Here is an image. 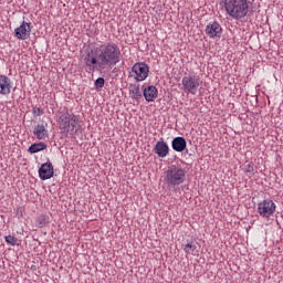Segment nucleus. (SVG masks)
Wrapping results in <instances>:
<instances>
[{"label":"nucleus","mask_w":283,"mask_h":283,"mask_svg":"<svg viewBox=\"0 0 283 283\" xmlns=\"http://www.w3.org/2000/svg\"><path fill=\"white\" fill-rule=\"evenodd\" d=\"M164 180L168 187H180L187 180V171L180 166L171 165L165 171Z\"/></svg>","instance_id":"7ed1b4c3"},{"label":"nucleus","mask_w":283,"mask_h":283,"mask_svg":"<svg viewBox=\"0 0 283 283\" xmlns=\"http://www.w3.org/2000/svg\"><path fill=\"white\" fill-rule=\"evenodd\" d=\"M206 34L210 39H220L222 36V27L218 22H210L206 27Z\"/></svg>","instance_id":"9d476101"},{"label":"nucleus","mask_w":283,"mask_h":283,"mask_svg":"<svg viewBox=\"0 0 283 283\" xmlns=\"http://www.w3.org/2000/svg\"><path fill=\"white\" fill-rule=\"evenodd\" d=\"M245 174L249 176V178H252L254 176V168H253V163H250L245 166Z\"/></svg>","instance_id":"aec40b11"},{"label":"nucleus","mask_w":283,"mask_h":283,"mask_svg":"<svg viewBox=\"0 0 283 283\" xmlns=\"http://www.w3.org/2000/svg\"><path fill=\"white\" fill-rule=\"evenodd\" d=\"M149 76V65L145 62H136L129 72V77L136 81V83H143L147 81Z\"/></svg>","instance_id":"39448f33"},{"label":"nucleus","mask_w":283,"mask_h":283,"mask_svg":"<svg viewBox=\"0 0 283 283\" xmlns=\"http://www.w3.org/2000/svg\"><path fill=\"white\" fill-rule=\"evenodd\" d=\"M154 151L158 158H167L169 156V145L165 140L157 142Z\"/></svg>","instance_id":"ddd939ff"},{"label":"nucleus","mask_w":283,"mask_h":283,"mask_svg":"<svg viewBox=\"0 0 283 283\" xmlns=\"http://www.w3.org/2000/svg\"><path fill=\"white\" fill-rule=\"evenodd\" d=\"M202 85V80H200V76L188 74L185 75L181 80V90L185 92V94H191L192 96H196L198 94V90H200V86Z\"/></svg>","instance_id":"20e7f679"},{"label":"nucleus","mask_w":283,"mask_h":283,"mask_svg":"<svg viewBox=\"0 0 283 283\" xmlns=\"http://www.w3.org/2000/svg\"><path fill=\"white\" fill-rule=\"evenodd\" d=\"M33 136L36 140H46L50 138V130H48V123L38 124L33 128Z\"/></svg>","instance_id":"1a4fd4ad"},{"label":"nucleus","mask_w":283,"mask_h":283,"mask_svg":"<svg viewBox=\"0 0 283 283\" xmlns=\"http://www.w3.org/2000/svg\"><path fill=\"white\" fill-rule=\"evenodd\" d=\"M174 151L182 153L187 149V139L185 137H175L171 142Z\"/></svg>","instance_id":"2eb2a0df"},{"label":"nucleus","mask_w":283,"mask_h":283,"mask_svg":"<svg viewBox=\"0 0 283 283\" xmlns=\"http://www.w3.org/2000/svg\"><path fill=\"white\" fill-rule=\"evenodd\" d=\"M144 97L147 103H153V101H156V98H158V88H156V86L154 85L145 87Z\"/></svg>","instance_id":"4468645a"},{"label":"nucleus","mask_w":283,"mask_h":283,"mask_svg":"<svg viewBox=\"0 0 283 283\" xmlns=\"http://www.w3.org/2000/svg\"><path fill=\"white\" fill-rule=\"evenodd\" d=\"M275 209H277V206H275V202L271 199H264L263 201L258 203L256 212L261 218H264L265 220H269L272 216L275 213Z\"/></svg>","instance_id":"0eeeda50"},{"label":"nucleus","mask_w":283,"mask_h":283,"mask_svg":"<svg viewBox=\"0 0 283 283\" xmlns=\"http://www.w3.org/2000/svg\"><path fill=\"white\" fill-rule=\"evenodd\" d=\"M32 28L30 27V23L23 21L21 25L14 30V36L19 41H28V38L30 36Z\"/></svg>","instance_id":"6e6552de"},{"label":"nucleus","mask_w":283,"mask_h":283,"mask_svg":"<svg viewBox=\"0 0 283 283\" xmlns=\"http://www.w3.org/2000/svg\"><path fill=\"white\" fill-rule=\"evenodd\" d=\"M249 0H223V8L230 19L242 21L249 15Z\"/></svg>","instance_id":"f03ea898"},{"label":"nucleus","mask_w":283,"mask_h":283,"mask_svg":"<svg viewBox=\"0 0 283 283\" xmlns=\"http://www.w3.org/2000/svg\"><path fill=\"white\" fill-rule=\"evenodd\" d=\"M60 129L67 134H76L78 132V119L70 113L63 114L59 119Z\"/></svg>","instance_id":"423d86ee"},{"label":"nucleus","mask_w":283,"mask_h":283,"mask_svg":"<svg viewBox=\"0 0 283 283\" xmlns=\"http://www.w3.org/2000/svg\"><path fill=\"white\" fill-rule=\"evenodd\" d=\"M34 116H43V109L41 107L33 108Z\"/></svg>","instance_id":"5701e85b"},{"label":"nucleus","mask_w":283,"mask_h":283,"mask_svg":"<svg viewBox=\"0 0 283 283\" xmlns=\"http://www.w3.org/2000/svg\"><path fill=\"white\" fill-rule=\"evenodd\" d=\"M48 222V217L41 216L38 218V224L40 229H43L45 227V223Z\"/></svg>","instance_id":"412c9836"},{"label":"nucleus","mask_w":283,"mask_h":283,"mask_svg":"<svg viewBox=\"0 0 283 283\" xmlns=\"http://www.w3.org/2000/svg\"><path fill=\"white\" fill-rule=\"evenodd\" d=\"M39 176L41 180H50V178L54 177V166L52 163L42 164L39 169Z\"/></svg>","instance_id":"f8f14e48"},{"label":"nucleus","mask_w":283,"mask_h":283,"mask_svg":"<svg viewBox=\"0 0 283 283\" xmlns=\"http://www.w3.org/2000/svg\"><path fill=\"white\" fill-rule=\"evenodd\" d=\"M44 149H48V145L43 142L32 144L28 151L29 154H39V151H44Z\"/></svg>","instance_id":"f3484780"},{"label":"nucleus","mask_w":283,"mask_h":283,"mask_svg":"<svg viewBox=\"0 0 283 283\" xmlns=\"http://www.w3.org/2000/svg\"><path fill=\"white\" fill-rule=\"evenodd\" d=\"M120 46L115 42H106L86 52L84 63L88 70L109 72L112 67L120 63Z\"/></svg>","instance_id":"f257e3e1"},{"label":"nucleus","mask_w":283,"mask_h":283,"mask_svg":"<svg viewBox=\"0 0 283 283\" xmlns=\"http://www.w3.org/2000/svg\"><path fill=\"white\" fill-rule=\"evenodd\" d=\"M95 87H97V88H99V90H103V87H105V78L98 77V78L95 81Z\"/></svg>","instance_id":"4be33fe9"},{"label":"nucleus","mask_w":283,"mask_h":283,"mask_svg":"<svg viewBox=\"0 0 283 283\" xmlns=\"http://www.w3.org/2000/svg\"><path fill=\"white\" fill-rule=\"evenodd\" d=\"M4 240L7 244H11V247H15L17 242H19V239H17L14 235H7L4 237Z\"/></svg>","instance_id":"6ab92c4d"},{"label":"nucleus","mask_w":283,"mask_h":283,"mask_svg":"<svg viewBox=\"0 0 283 283\" xmlns=\"http://www.w3.org/2000/svg\"><path fill=\"white\" fill-rule=\"evenodd\" d=\"M129 96L135 101H140L143 98V93L140 92V85L138 84H130L129 85Z\"/></svg>","instance_id":"dca6fc26"},{"label":"nucleus","mask_w":283,"mask_h":283,"mask_svg":"<svg viewBox=\"0 0 283 283\" xmlns=\"http://www.w3.org/2000/svg\"><path fill=\"white\" fill-rule=\"evenodd\" d=\"M12 92V80L6 75L0 74V95L10 96Z\"/></svg>","instance_id":"9b49d317"},{"label":"nucleus","mask_w":283,"mask_h":283,"mask_svg":"<svg viewBox=\"0 0 283 283\" xmlns=\"http://www.w3.org/2000/svg\"><path fill=\"white\" fill-rule=\"evenodd\" d=\"M185 253H187V255H193V252L196 251V244L193 243H188L185 245L184 248Z\"/></svg>","instance_id":"a211bd4d"}]
</instances>
